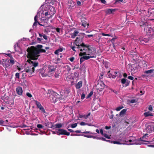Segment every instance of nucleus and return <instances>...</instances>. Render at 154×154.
I'll return each instance as SVG.
<instances>
[{
    "label": "nucleus",
    "instance_id": "6ab92c4d",
    "mask_svg": "<svg viewBox=\"0 0 154 154\" xmlns=\"http://www.w3.org/2000/svg\"><path fill=\"white\" fill-rule=\"evenodd\" d=\"M88 59H89V57H87V56L84 55L82 57H81L80 60V62L81 63H82L83 62H84L85 60H87Z\"/></svg>",
    "mask_w": 154,
    "mask_h": 154
},
{
    "label": "nucleus",
    "instance_id": "680f3d73",
    "mask_svg": "<svg viewBox=\"0 0 154 154\" xmlns=\"http://www.w3.org/2000/svg\"><path fill=\"white\" fill-rule=\"evenodd\" d=\"M100 132L101 134L102 135H103L104 134L103 133V131L102 129H100Z\"/></svg>",
    "mask_w": 154,
    "mask_h": 154
},
{
    "label": "nucleus",
    "instance_id": "1a4fd4ad",
    "mask_svg": "<svg viewBox=\"0 0 154 154\" xmlns=\"http://www.w3.org/2000/svg\"><path fill=\"white\" fill-rule=\"evenodd\" d=\"M69 92V91L68 90H66L64 91L63 90L61 91L60 94L61 96V98H64V97H67Z\"/></svg>",
    "mask_w": 154,
    "mask_h": 154
},
{
    "label": "nucleus",
    "instance_id": "ea45409f",
    "mask_svg": "<svg viewBox=\"0 0 154 154\" xmlns=\"http://www.w3.org/2000/svg\"><path fill=\"white\" fill-rule=\"evenodd\" d=\"M15 78L19 79H20V73L17 72L15 74Z\"/></svg>",
    "mask_w": 154,
    "mask_h": 154
},
{
    "label": "nucleus",
    "instance_id": "a19ab883",
    "mask_svg": "<svg viewBox=\"0 0 154 154\" xmlns=\"http://www.w3.org/2000/svg\"><path fill=\"white\" fill-rule=\"evenodd\" d=\"M82 133L84 134H95V133H92L91 132H90L89 131H84L82 132Z\"/></svg>",
    "mask_w": 154,
    "mask_h": 154
},
{
    "label": "nucleus",
    "instance_id": "20e7f679",
    "mask_svg": "<svg viewBox=\"0 0 154 154\" xmlns=\"http://www.w3.org/2000/svg\"><path fill=\"white\" fill-rule=\"evenodd\" d=\"M75 43L78 47L77 48L80 51L81 47L86 46V45L82 42V38L80 36L76 38V39L75 41Z\"/></svg>",
    "mask_w": 154,
    "mask_h": 154
},
{
    "label": "nucleus",
    "instance_id": "dca6fc26",
    "mask_svg": "<svg viewBox=\"0 0 154 154\" xmlns=\"http://www.w3.org/2000/svg\"><path fill=\"white\" fill-rule=\"evenodd\" d=\"M139 40L141 43L144 44L145 43L147 42L149 40L147 39L140 37L139 38Z\"/></svg>",
    "mask_w": 154,
    "mask_h": 154
},
{
    "label": "nucleus",
    "instance_id": "a211bd4d",
    "mask_svg": "<svg viewBox=\"0 0 154 154\" xmlns=\"http://www.w3.org/2000/svg\"><path fill=\"white\" fill-rule=\"evenodd\" d=\"M116 11L115 9H108L106 10V12L107 14H113V12Z\"/></svg>",
    "mask_w": 154,
    "mask_h": 154
},
{
    "label": "nucleus",
    "instance_id": "f3484780",
    "mask_svg": "<svg viewBox=\"0 0 154 154\" xmlns=\"http://www.w3.org/2000/svg\"><path fill=\"white\" fill-rule=\"evenodd\" d=\"M141 27H144V31H147L148 28H149V27L148 26V24L147 22H145L143 23V24L141 25Z\"/></svg>",
    "mask_w": 154,
    "mask_h": 154
},
{
    "label": "nucleus",
    "instance_id": "ddd939ff",
    "mask_svg": "<svg viewBox=\"0 0 154 154\" xmlns=\"http://www.w3.org/2000/svg\"><path fill=\"white\" fill-rule=\"evenodd\" d=\"M109 142L111 143H113L114 144L119 145L127 144V143H125L121 140L117 141L109 140Z\"/></svg>",
    "mask_w": 154,
    "mask_h": 154
},
{
    "label": "nucleus",
    "instance_id": "2eb2a0df",
    "mask_svg": "<svg viewBox=\"0 0 154 154\" xmlns=\"http://www.w3.org/2000/svg\"><path fill=\"white\" fill-rule=\"evenodd\" d=\"M17 94L19 95H21L23 93V90L20 87H18L16 88Z\"/></svg>",
    "mask_w": 154,
    "mask_h": 154
},
{
    "label": "nucleus",
    "instance_id": "6e6d98bb",
    "mask_svg": "<svg viewBox=\"0 0 154 154\" xmlns=\"http://www.w3.org/2000/svg\"><path fill=\"white\" fill-rule=\"evenodd\" d=\"M4 61V59H2V60L0 61V64L2 65L3 66V63Z\"/></svg>",
    "mask_w": 154,
    "mask_h": 154
},
{
    "label": "nucleus",
    "instance_id": "393cba45",
    "mask_svg": "<svg viewBox=\"0 0 154 154\" xmlns=\"http://www.w3.org/2000/svg\"><path fill=\"white\" fill-rule=\"evenodd\" d=\"M8 61V62H9V63L10 64L11 67L14 64L15 62L14 59L13 58H10Z\"/></svg>",
    "mask_w": 154,
    "mask_h": 154
},
{
    "label": "nucleus",
    "instance_id": "864d4df0",
    "mask_svg": "<svg viewBox=\"0 0 154 154\" xmlns=\"http://www.w3.org/2000/svg\"><path fill=\"white\" fill-rule=\"evenodd\" d=\"M37 127L39 128H43V126L41 124H38L37 125Z\"/></svg>",
    "mask_w": 154,
    "mask_h": 154
},
{
    "label": "nucleus",
    "instance_id": "a18cd8bd",
    "mask_svg": "<svg viewBox=\"0 0 154 154\" xmlns=\"http://www.w3.org/2000/svg\"><path fill=\"white\" fill-rule=\"evenodd\" d=\"M25 76H27V75L26 74V73H23L22 74V79H25Z\"/></svg>",
    "mask_w": 154,
    "mask_h": 154
},
{
    "label": "nucleus",
    "instance_id": "f8f14e48",
    "mask_svg": "<svg viewBox=\"0 0 154 154\" xmlns=\"http://www.w3.org/2000/svg\"><path fill=\"white\" fill-rule=\"evenodd\" d=\"M58 132L60 134H64L67 136H69L70 134L69 132L64 129H59L58 130Z\"/></svg>",
    "mask_w": 154,
    "mask_h": 154
},
{
    "label": "nucleus",
    "instance_id": "c9c22d12",
    "mask_svg": "<svg viewBox=\"0 0 154 154\" xmlns=\"http://www.w3.org/2000/svg\"><path fill=\"white\" fill-rule=\"evenodd\" d=\"M55 69L54 67L50 66L49 68V73L50 72H52L55 70Z\"/></svg>",
    "mask_w": 154,
    "mask_h": 154
},
{
    "label": "nucleus",
    "instance_id": "052dcab7",
    "mask_svg": "<svg viewBox=\"0 0 154 154\" xmlns=\"http://www.w3.org/2000/svg\"><path fill=\"white\" fill-rule=\"evenodd\" d=\"M10 58H13L11 54H6Z\"/></svg>",
    "mask_w": 154,
    "mask_h": 154
},
{
    "label": "nucleus",
    "instance_id": "b1692460",
    "mask_svg": "<svg viewBox=\"0 0 154 154\" xmlns=\"http://www.w3.org/2000/svg\"><path fill=\"white\" fill-rule=\"evenodd\" d=\"M143 114L144 116L146 117L149 116H153V114L149 111L144 112Z\"/></svg>",
    "mask_w": 154,
    "mask_h": 154
},
{
    "label": "nucleus",
    "instance_id": "9d476101",
    "mask_svg": "<svg viewBox=\"0 0 154 154\" xmlns=\"http://www.w3.org/2000/svg\"><path fill=\"white\" fill-rule=\"evenodd\" d=\"M34 101L35 102V104L36 105L37 107L39 109L41 110L42 112H43L44 113L45 112V111L44 108L42 106L41 104L37 101V100H34Z\"/></svg>",
    "mask_w": 154,
    "mask_h": 154
},
{
    "label": "nucleus",
    "instance_id": "0eeeda50",
    "mask_svg": "<svg viewBox=\"0 0 154 154\" xmlns=\"http://www.w3.org/2000/svg\"><path fill=\"white\" fill-rule=\"evenodd\" d=\"M29 59L27 60V62H28L29 63V66H31L32 67H34L35 68V67L37 66L38 64V63L37 62H33L31 60H32L31 59L29 58Z\"/></svg>",
    "mask_w": 154,
    "mask_h": 154
},
{
    "label": "nucleus",
    "instance_id": "f704fd0d",
    "mask_svg": "<svg viewBox=\"0 0 154 154\" xmlns=\"http://www.w3.org/2000/svg\"><path fill=\"white\" fill-rule=\"evenodd\" d=\"M63 125V124H62L57 123L55 125V128H60L62 127Z\"/></svg>",
    "mask_w": 154,
    "mask_h": 154
},
{
    "label": "nucleus",
    "instance_id": "473e14b6",
    "mask_svg": "<svg viewBox=\"0 0 154 154\" xmlns=\"http://www.w3.org/2000/svg\"><path fill=\"white\" fill-rule=\"evenodd\" d=\"M98 140H101L104 141H106L109 142V140H106L103 137H95V138Z\"/></svg>",
    "mask_w": 154,
    "mask_h": 154
},
{
    "label": "nucleus",
    "instance_id": "7ed1b4c3",
    "mask_svg": "<svg viewBox=\"0 0 154 154\" xmlns=\"http://www.w3.org/2000/svg\"><path fill=\"white\" fill-rule=\"evenodd\" d=\"M148 135L147 134H146L145 135H144L142 138H140V139H135L134 140H129V141L131 143H127V145H134V144H136V145H141L142 144H143L145 143V142H147V141L143 140L142 138H146V137Z\"/></svg>",
    "mask_w": 154,
    "mask_h": 154
},
{
    "label": "nucleus",
    "instance_id": "423d86ee",
    "mask_svg": "<svg viewBox=\"0 0 154 154\" xmlns=\"http://www.w3.org/2000/svg\"><path fill=\"white\" fill-rule=\"evenodd\" d=\"M55 12L54 8L52 6L49 5V15H50V16L49 17V18L52 17L55 14Z\"/></svg>",
    "mask_w": 154,
    "mask_h": 154
},
{
    "label": "nucleus",
    "instance_id": "72a5a7b5",
    "mask_svg": "<svg viewBox=\"0 0 154 154\" xmlns=\"http://www.w3.org/2000/svg\"><path fill=\"white\" fill-rule=\"evenodd\" d=\"M127 110L125 109H122L120 112L119 115L120 116H122L126 112Z\"/></svg>",
    "mask_w": 154,
    "mask_h": 154
},
{
    "label": "nucleus",
    "instance_id": "8fccbe9b",
    "mask_svg": "<svg viewBox=\"0 0 154 154\" xmlns=\"http://www.w3.org/2000/svg\"><path fill=\"white\" fill-rule=\"evenodd\" d=\"M26 95L29 97H32V94L29 93L28 92L26 94Z\"/></svg>",
    "mask_w": 154,
    "mask_h": 154
},
{
    "label": "nucleus",
    "instance_id": "c03bdc74",
    "mask_svg": "<svg viewBox=\"0 0 154 154\" xmlns=\"http://www.w3.org/2000/svg\"><path fill=\"white\" fill-rule=\"evenodd\" d=\"M36 48L38 49H40L42 47V46L41 45H38L36 46Z\"/></svg>",
    "mask_w": 154,
    "mask_h": 154
},
{
    "label": "nucleus",
    "instance_id": "79ce46f5",
    "mask_svg": "<svg viewBox=\"0 0 154 154\" xmlns=\"http://www.w3.org/2000/svg\"><path fill=\"white\" fill-rule=\"evenodd\" d=\"M123 108V107L122 106H119L118 107H117L116 110L117 111H119V110H120L121 109H122Z\"/></svg>",
    "mask_w": 154,
    "mask_h": 154
},
{
    "label": "nucleus",
    "instance_id": "774afa93",
    "mask_svg": "<svg viewBox=\"0 0 154 154\" xmlns=\"http://www.w3.org/2000/svg\"><path fill=\"white\" fill-rule=\"evenodd\" d=\"M42 75L43 77H45L47 75V74L44 73H42Z\"/></svg>",
    "mask_w": 154,
    "mask_h": 154
},
{
    "label": "nucleus",
    "instance_id": "49530a36",
    "mask_svg": "<svg viewBox=\"0 0 154 154\" xmlns=\"http://www.w3.org/2000/svg\"><path fill=\"white\" fill-rule=\"evenodd\" d=\"M103 136L106 138L108 139H110V137L106 134H104Z\"/></svg>",
    "mask_w": 154,
    "mask_h": 154
},
{
    "label": "nucleus",
    "instance_id": "2f4dec72",
    "mask_svg": "<svg viewBox=\"0 0 154 154\" xmlns=\"http://www.w3.org/2000/svg\"><path fill=\"white\" fill-rule=\"evenodd\" d=\"M154 71V69H151L148 70H146L144 71V72L146 74H150L153 72Z\"/></svg>",
    "mask_w": 154,
    "mask_h": 154
},
{
    "label": "nucleus",
    "instance_id": "412c9836",
    "mask_svg": "<svg viewBox=\"0 0 154 154\" xmlns=\"http://www.w3.org/2000/svg\"><path fill=\"white\" fill-rule=\"evenodd\" d=\"M3 66L5 68H8V67L11 66V65L8 61L5 60H4Z\"/></svg>",
    "mask_w": 154,
    "mask_h": 154
},
{
    "label": "nucleus",
    "instance_id": "13d9d810",
    "mask_svg": "<svg viewBox=\"0 0 154 154\" xmlns=\"http://www.w3.org/2000/svg\"><path fill=\"white\" fill-rule=\"evenodd\" d=\"M128 79L131 80H133L134 79V78L132 76H129L128 77Z\"/></svg>",
    "mask_w": 154,
    "mask_h": 154
},
{
    "label": "nucleus",
    "instance_id": "bf43d9fd",
    "mask_svg": "<svg viewBox=\"0 0 154 154\" xmlns=\"http://www.w3.org/2000/svg\"><path fill=\"white\" fill-rule=\"evenodd\" d=\"M57 32H58L60 33V29L59 28H57L55 29Z\"/></svg>",
    "mask_w": 154,
    "mask_h": 154
},
{
    "label": "nucleus",
    "instance_id": "37998d69",
    "mask_svg": "<svg viewBox=\"0 0 154 154\" xmlns=\"http://www.w3.org/2000/svg\"><path fill=\"white\" fill-rule=\"evenodd\" d=\"M77 123H75L73 124H72L71 125V127L72 128H75L77 126Z\"/></svg>",
    "mask_w": 154,
    "mask_h": 154
},
{
    "label": "nucleus",
    "instance_id": "c85d7f7f",
    "mask_svg": "<svg viewBox=\"0 0 154 154\" xmlns=\"http://www.w3.org/2000/svg\"><path fill=\"white\" fill-rule=\"evenodd\" d=\"M81 136H83L88 138H93L94 139L95 138V136H91L88 134H82L81 135Z\"/></svg>",
    "mask_w": 154,
    "mask_h": 154
},
{
    "label": "nucleus",
    "instance_id": "4468645a",
    "mask_svg": "<svg viewBox=\"0 0 154 154\" xmlns=\"http://www.w3.org/2000/svg\"><path fill=\"white\" fill-rule=\"evenodd\" d=\"M82 26L86 28H87L88 27L89 23H88V21L87 20H83L82 19Z\"/></svg>",
    "mask_w": 154,
    "mask_h": 154
},
{
    "label": "nucleus",
    "instance_id": "a878e982",
    "mask_svg": "<svg viewBox=\"0 0 154 154\" xmlns=\"http://www.w3.org/2000/svg\"><path fill=\"white\" fill-rule=\"evenodd\" d=\"M56 93L55 92H54L53 91L51 90H49V94H50L49 95V97L53 98L52 96L54 95H55Z\"/></svg>",
    "mask_w": 154,
    "mask_h": 154
},
{
    "label": "nucleus",
    "instance_id": "f03ea898",
    "mask_svg": "<svg viewBox=\"0 0 154 154\" xmlns=\"http://www.w3.org/2000/svg\"><path fill=\"white\" fill-rule=\"evenodd\" d=\"M27 51L28 54H27V57L33 60H35L38 59V57L39 56V54L40 53H44L45 52V50L43 49H38L32 46L31 48H28Z\"/></svg>",
    "mask_w": 154,
    "mask_h": 154
},
{
    "label": "nucleus",
    "instance_id": "3c124183",
    "mask_svg": "<svg viewBox=\"0 0 154 154\" xmlns=\"http://www.w3.org/2000/svg\"><path fill=\"white\" fill-rule=\"evenodd\" d=\"M85 97V94L84 93H82V94L81 96V99H83Z\"/></svg>",
    "mask_w": 154,
    "mask_h": 154
},
{
    "label": "nucleus",
    "instance_id": "6e6552de",
    "mask_svg": "<svg viewBox=\"0 0 154 154\" xmlns=\"http://www.w3.org/2000/svg\"><path fill=\"white\" fill-rule=\"evenodd\" d=\"M146 131L148 133H151L154 131V126L153 125H149L147 126L146 129Z\"/></svg>",
    "mask_w": 154,
    "mask_h": 154
},
{
    "label": "nucleus",
    "instance_id": "0e129e2a",
    "mask_svg": "<svg viewBox=\"0 0 154 154\" xmlns=\"http://www.w3.org/2000/svg\"><path fill=\"white\" fill-rule=\"evenodd\" d=\"M101 2L103 4H106V2L105 0H100Z\"/></svg>",
    "mask_w": 154,
    "mask_h": 154
},
{
    "label": "nucleus",
    "instance_id": "aec40b11",
    "mask_svg": "<svg viewBox=\"0 0 154 154\" xmlns=\"http://www.w3.org/2000/svg\"><path fill=\"white\" fill-rule=\"evenodd\" d=\"M75 5V4L72 1L70 0L68 1V5L69 7L72 8Z\"/></svg>",
    "mask_w": 154,
    "mask_h": 154
},
{
    "label": "nucleus",
    "instance_id": "4d7b16f0",
    "mask_svg": "<svg viewBox=\"0 0 154 154\" xmlns=\"http://www.w3.org/2000/svg\"><path fill=\"white\" fill-rule=\"evenodd\" d=\"M74 59H75L74 57H71L70 58L69 60H70V61L72 62L73 61Z\"/></svg>",
    "mask_w": 154,
    "mask_h": 154
},
{
    "label": "nucleus",
    "instance_id": "4be33fe9",
    "mask_svg": "<svg viewBox=\"0 0 154 154\" xmlns=\"http://www.w3.org/2000/svg\"><path fill=\"white\" fill-rule=\"evenodd\" d=\"M121 82L122 84H125L126 85L128 86L129 85L130 82L125 79H121Z\"/></svg>",
    "mask_w": 154,
    "mask_h": 154
},
{
    "label": "nucleus",
    "instance_id": "603ef678",
    "mask_svg": "<svg viewBox=\"0 0 154 154\" xmlns=\"http://www.w3.org/2000/svg\"><path fill=\"white\" fill-rule=\"evenodd\" d=\"M87 123H85V122H81L80 123V125L82 126L85 125H87Z\"/></svg>",
    "mask_w": 154,
    "mask_h": 154
},
{
    "label": "nucleus",
    "instance_id": "09e8293b",
    "mask_svg": "<svg viewBox=\"0 0 154 154\" xmlns=\"http://www.w3.org/2000/svg\"><path fill=\"white\" fill-rule=\"evenodd\" d=\"M101 34L103 36H110V35L109 34H105L103 33H101Z\"/></svg>",
    "mask_w": 154,
    "mask_h": 154
},
{
    "label": "nucleus",
    "instance_id": "338daca9",
    "mask_svg": "<svg viewBox=\"0 0 154 154\" xmlns=\"http://www.w3.org/2000/svg\"><path fill=\"white\" fill-rule=\"evenodd\" d=\"M77 4L78 5H80L81 4V2L80 1H77Z\"/></svg>",
    "mask_w": 154,
    "mask_h": 154
},
{
    "label": "nucleus",
    "instance_id": "de8ad7c7",
    "mask_svg": "<svg viewBox=\"0 0 154 154\" xmlns=\"http://www.w3.org/2000/svg\"><path fill=\"white\" fill-rule=\"evenodd\" d=\"M66 68L68 71H69L71 69L70 67L68 65H66Z\"/></svg>",
    "mask_w": 154,
    "mask_h": 154
},
{
    "label": "nucleus",
    "instance_id": "cd10ccee",
    "mask_svg": "<svg viewBox=\"0 0 154 154\" xmlns=\"http://www.w3.org/2000/svg\"><path fill=\"white\" fill-rule=\"evenodd\" d=\"M82 85V81L79 82L76 85V88L77 89H79L81 88Z\"/></svg>",
    "mask_w": 154,
    "mask_h": 154
},
{
    "label": "nucleus",
    "instance_id": "e433bc0d",
    "mask_svg": "<svg viewBox=\"0 0 154 154\" xmlns=\"http://www.w3.org/2000/svg\"><path fill=\"white\" fill-rule=\"evenodd\" d=\"M93 91L92 90L91 92L89 93V94H88V95L87 96V98H88L90 97L93 94Z\"/></svg>",
    "mask_w": 154,
    "mask_h": 154
},
{
    "label": "nucleus",
    "instance_id": "4c0bfd02",
    "mask_svg": "<svg viewBox=\"0 0 154 154\" xmlns=\"http://www.w3.org/2000/svg\"><path fill=\"white\" fill-rule=\"evenodd\" d=\"M129 66L130 67H131V71H133L134 69V68H133L135 66V65L134 64H130L129 65Z\"/></svg>",
    "mask_w": 154,
    "mask_h": 154
},
{
    "label": "nucleus",
    "instance_id": "f257e3e1",
    "mask_svg": "<svg viewBox=\"0 0 154 154\" xmlns=\"http://www.w3.org/2000/svg\"><path fill=\"white\" fill-rule=\"evenodd\" d=\"M96 50L94 47H91L86 45V46L81 47L80 51L79 54L80 56L84 55L87 56V57L90 58H95L96 57L97 53Z\"/></svg>",
    "mask_w": 154,
    "mask_h": 154
},
{
    "label": "nucleus",
    "instance_id": "9b49d317",
    "mask_svg": "<svg viewBox=\"0 0 154 154\" xmlns=\"http://www.w3.org/2000/svg\"><path fill=\"white\" fill-rule=\"evenodd\" d=\"M97 87L98 90L101 91L104 88L105 85L103 82H100L97 84Z\"/></svg>",
    "mask_w": 154,
    "mask_h": 154
},
{
    "label": "nucleus",
    "instance_id": "39448f33",
    "mask_svg": "<svg viewBox=\"0 0 154 154\" xmlns=\"http://www.w3.org/2000/svg\"><path fill=\"white\" fill-rule=\"evenodd\" d=\"M24 70L26 72L27 76L30 77L32 76V73L34 72L35 68L34 67L28 66L24 69Z\"/></svg>",
    "mask_w": 154,
    "mask_h": 154
},
{
    "label": "nucleus",
    "instance_id": "5fc2aeb1",
    "mask_svg": "<svg viewBox=\"0 0 154 154\" xmlns=\"http://www.w3.org/2000/svg\"><path fill=\"white\" fill-rule=\"evenodd\" d=\"M148 109L150 111H152V106L150 105L148 107Z\"/></svg>",
    "mask_w": 154,
    "mask_h": 154
},
{
    "label": "nucleus",
    "instance_id": "7c9ffc66",
    "mask_svg": "<svg viewBox=\"0 0 154 154\" xmlns=\"http://www.w3.org/2000/svg\"><path fill=\"white\" fill-rule=\"evenodd\" d=\"M110 72V71H109L108 72V77L110 78H115L116 77V76L114 75V74L112 75L111 73H109V72Z\"/></svg>",
    "mask_w": 154,
    "mask_h": 154
},
{
    "label": "nucleus",
    "instance_id": "58836bf2",
    "mask_svg": "<svg viewBox=\"0 0 154 154\" xmlns=\"http://www.w3.org/2000/svg\"><path fill=\"white\" fill-rule=\"evenodd\" d=\"M136 102H137V101H136V99H132L129 101V102L130 103H135Z\"/></svg>",
    "mask_w": 154,
    "mask_h": 154
},
{
    "label": "nucleus",
    "instance_id": "c756f323",
    "mask_svg": "<svg viewBox=\"0 0 154 154\" xmlns=\"http://www.w3.org/2000/svg\"><path fill=\"white\" fill-rule=\"evenodd\" d=\"M79 33V32L75 31L71 35V37L72 38H74L75 36H77L78 34Z\"/></svg>",
    "mask_w": 154,
    "mask_h": 154
},
{
    "label": "nucleus",
    "instance_id": "5701e85b",
    "mask_svg": "<svg viewBox=\"0 0 154 154\" xmlns=\"http://www.w3.org/2000/svg\"><path fill=\"white\" fill-rule=\"evenodd\" d=\"M63 49L62 48H60L56 50L54 52V54L56 55H59L63 51Z\"/></svg>",
    "mask_w": 154,
    "mask_h": 154
},
{
    "label": "nucleus",
    "instance_id": "bb28decb",
    "mask_svg": "<svg viewBox=\"0 0 154 154\" xmlns=\"http://www.w3.org/2000/svg\"><path fill=\"white\" fill-rule=\"evenodd\" d=\"M37 15L35 16V17H34L35 22H34V23H33V27L35 26V27L37 25V23H38L40 25V24L39 23H38V21H37Z\"/></svg>",
    "mask_w": 154,
    "mask_h": 154
},
{
    "label": "nucleus",
    "instance_id": "69168bd1",
    "mask_svg": "<svg viewBox=\"0 0 154 154\" xmlns=\"http://www.w3.org/2000/svg\"><path fill=\"white\" fill-rule=\"evenodd\" d=\"M148 146L151 147H154V144H153L148 145Z\"/></svg>",
    "mask_w": 154,
    "mask_h": 154
},
{
    "label": "nucleus",
    "instance_id": "e2e57ef3",
    "mask_svg": "<svg viewBox=\"0 0 154 154\" xmlns=\"http://www.w3.org/2000/svg\"><path fill=\"white\" fill-rule=\"evenodd\" d=\"M55 77L56 78H58L59 76V75L58 73H56L55 74Z\"/></svg>",
    "mask_w": 154,
    "mask_h": 154
}]
</instances>
